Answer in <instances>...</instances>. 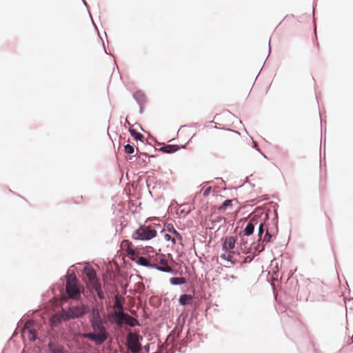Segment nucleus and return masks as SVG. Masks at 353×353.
Returning <instances> with one entry per match:
<instances>
[{"label": "nucleus", "instance_id": "f03ea898", "mask_svg": "<svg viewBox=\"0 0 353 353\" xmlns=\"http://www.w3.org/2000/svg\"><path fill=\"white\" fill-rule=\"evenodd\" d=\"M65 290L70 299L77 300L80 298L81 290L76 275L69 274L66 276Z\"/></svg>", "mask_w": 353, "mask_h": 353}, {"label": "nucleus", "instance_id": "2eb2a0df", "mask_svg": "<svg viewBox=\"0 0 353 353\" xmlns=\"http://www.w3.org/2000/svg\"><path fill=\"white\" fill-rule=\"evenodd\" d=\"M234 254V252L233 251H228L221 254L220 258L230 262L231 265H234L236 263V261L233 259Z\"/></svg>", "mask_w": 353, "mask_h": 353}, {"label": "nucleus", "instance_id": "7c9ffc66", "mask_svg": "<svg viewBox=\"0 0 353 353\" xmlns=\"http://www.w3.org/2000/svg\"><path fill=\"white\" fill-rule=\"evenodd\" d=\"M165 239L166 240L169 241V240H170L171 236H170V235H169V234H165Z\"/></svg>", "mask_w": 353, "mask_h": 353}, {"label": "nucleus", "instance_id": "f8f14e48", "mask_svg": "<svg viewBox=\"0 0 353 353\" xmlns=\"http://www.w3.org/2000/svg\"><path fill=\"white\" fill-rule=\"evenodd\" d=\"M236 239L234 236H226L222 245V249L225 252L231 251L235 247Z\"/></svg>", "mask_w": 353, "mask_h": 353}, {"label": "nucleus", "instance_id": "dca6fc26", "mask_svg": "<svg viewBox=\"0 0 353 353\" xmlns=\"http://www.w3.org/2000/svg\"><path fill=\"white\" fill-rule=\"evenodd\" d=\"M119 316L125 317V323L130 326L139 325V321L136 319L127 314H119Z\"/></svg>", "mask_w": 353, "mask_h": 353}, {"label": "nucleus", "instance_id": "6ab92c4d", "mask_svg": "<svg viewBox=\"0 0 353 353\" xmlns=\"http://www.w3.org/2000/svg\"><path fill=\"white\" fill-rule=\"evenodd\" d=\"M192 296L190 294H183L179 298V303L181 305H185L190 304L192 301Z\"/></svg>", "mask_w": 353, "mask_h": 353}, {"label": "nucleus", "instance_id": "473e14b6", "mask_svg": "<svg viewBox=\"0 0 353 353\" xmlns=\"http://www.w3.org/2000/svg\"><path fill=\"white\" fill-rule=\"evenodd\" d=\"M172 241L174 243H175V240H174V239H172Z\"/></svg>", "mask_w": 353, "mask_h": 353}, {"label": "nucleus", "instance_id": "c756f323", "mask_svg": "<svg viewBox=\"0 0 353 353\" xmlns=\"http://www.w3.org/2000/svg\"><path fill=\"white\" fill-rule=\"evenodd\" d=\"M263 230H264V223H261L259 225V235H261V234L263 232Z\"/></svg>", "mask_w": 353, "mask_h": 353}, {"label": "nucleus", "instance_id": "aec40b11", "mask_svg": "<svg viewBox=\"0 0 353 353\" xmlns=\"http://www.w3.org/2000/svg\"><path fill=\"white\" fill-rule=\"evenodd\" d=\"M129 132L131 134V136L137 141H143L144 137L142 134L137 132L134 129L130 128Z\"/></svg>", "mask_w": 353, "mask_h": 353}, {"label": "nucleus", "instance_id": "20e7f679", "mask_svg": "<svg viewBox=\"0 0 353 353\" xmlns=\"http://www.w3.org/2000/svg\"><path fill=\"white\" fill-rule=\"evenodd\" d=\"M89 310V307L83 304L72 306L64 312L63 318L65 320L81 318L85 315Z\"/></svg>", "mask_w": 353, "mask_h": 353}, {"label": "nucleus", "instance_id": "9d476101", "mask_svg": "<svg viewBox=\"0 0 353 353\" xmlns=\"http://www.w3.org/2000/svg\"><path fill=\"white\" fill-rule=\"evenodd\" d=\"M271 211L267 212L263 209H256L250 216V221H268Z\"/></svg>", "mask_w": 353, "mask_h": 353}, {"label": "nucleus", "instance_id": "7ed1b4c3", "mask_svg": "<svg viewBox=\"0 0 353 353\" xmlns=\"http://www.w3.org/2000/svg\"><path fill=\"white\" fill-rule=\"evenodd\" d=\"M169 256L161 253H155L154 256L151 257L152 266L162 272H170L172 268L168 265L167 258Z\"/></svg>", "mask_w": 353, "mask_h": 353}, {"label": "nucleus", "instance_id": "423d86ee", "mask_svg": "<svg viewBox=\"0 0 353 353\" xmlns=\"http://www.w3.org/2000/svg\"><path fill=\"white\" fill-rule=\"evenodd\" d=\"M143 337L137 333L130 332L127 334L128 347L132 353H139L141 350L140 341Z\"/></svg>", "mask_w": 353, "mask_h": 353}, {"label": "nucleus", "instance_id": "412c9836", "mask_svg": "<svg viewBox=\"0 0 353 353\" xmlns=\"http://www.w3.org/2000/svg\"><path fill=\"white\" fill-rule=\"evenodd\" d=\"M93 290H94V291L97 292V296L98 297L101 299V300H103L105 298V296H104V294L101 290V283H98L92 287H91Z\"/></svg>", "mask_w": 353, "mask_h": 353}, {"label": "nucleus", "instance_id": "c85d7f7f", "mask_svg": "<svg viewBox=\"0 0 353 353\" xmlns=\"http://www.w3.org/2000/svg\"><path fill=\"white\" fill-rule=\"evenodd\" d=\"M211 191V187L207 188L205 190H203V195L204 196H207L209 195Z\"/></svg>", "mask_w": 353, "mask_h": 353}, {"label": "nucleus", "instance_id": "bb28decb", "mask_svg": "<svg viewBox=\"0 0 353 353\" xmlns=\"http://www.w3.org/2000/svg\"><path fill=\"white\" fill-rule=\"evenodd\" d=\"M114 306L116 307H117L119 310H123L122 304L119 301V300L117 296H116V301H115V305Z\"/></svg>", "mask_w": 353, "mask_h": 353}, {"label": "nucleus", "instance_id": "4468645a", "mask_svg": "<svg viewBox=\"0 0 353 353\" xmlns=\"http://www.w3.org/2000/svg\"><path fill=\"white\" fill-rule=\"evenodd\" d=\"M137 264L143 265V266H152L151 257L148 259L143 256H139L137 255L136 257H133V260Z\"/></svg>", "mask_w": 353, "mask_h": 353}, {"label": "nucleus", "instance_id": "ddd939ff", "mask_svg": "<svg viewBox=\"0 0 353 353\" xmlns=\"http://www.w3.org/2000/svg\"><path fill=\"white\" fill-rule=\"evenodd\" d=\"M103 307L101 306V310H103ZM101 316L100 314V309L97 305L94 306L92 308L91 314L89 316L90 322H92L94 321L101 320Z\"/></svg>", "mask_w": 353, "mask_h": 353}, {"label": "nucleus", "instance_id": "0eeeda50", "mask_svg": "<svg viewBox=\"0 0 353 353\" xmlns=\"http://www.w3.org/2000/svg\"><path fill=\"white\" fill-rule=\"evenodd\" d=\"M221 139L224 143L228 145L236 144L241 139L240 133L234 130L224 132L221 134Z\"/></svg>", "mask_w": 353, "mask_h": 353}, {"label": "nucleus", "instance_id": "a211bd4d", "mask_svg": "<svg viewBox=\"0 0 353 353\" xmlns=\"http://www.w3.org/2000/svg\"><path fill=\"white\" fill-rule=\"evenodd\" d=\"M23 334H26L30 341H34L37 339L36 331L32 329H28L26 327L23 331Z\"/></svg>", "mask_w": 353, "mask_h": 353}, {"label": "nucleus", "instance_id": "2f4dec72", "mask_svg": "<svg viewBox=\"0 0 353 353\" xmlns=\"http://www.w3.org/2000/svg\"><path fill=\"white\" fill-rule=\"evenodd\" d=\"M146 221H152V218L150 217V218H148V219Z\"/></svg>", "mask_w": 353, "mask_h": 353}, {"label": "nucleus", "instance_id": "b1692460", "mask_svg": "<svg viewBox=\"0 0 353 353\" xmlns=\"http://www.w3.org/2000/svg\"><path fill=\"white\" fill-rule=\"evenodd\" d=\"M254 226L252 224V223L249 222V223L247 225L246 228L243 230L244 234L248 235V236L252 234L254 232Z\"/></svg>", "mask_w": 353, "mask_h": 353}, {"label": "nucleus", "instance_id": "393cba45", "mask_svg": "<svg viewBox=\"0 0 353 353\" xmlns=\"http://www.w3.org/2000/svg\"><path fill=\"white\" fill-rule=\"evenodd\" d=\"M124 151L125 153L127 154H132L134 151V147L130 144H127L126 145H125L124 147Z\"/></svg>", "mask_w": 353, "mask_h": 353}, {"label": "nucleus", "instance_id": "f3484780", "mask_svg": "<svg viewBox=\"0 0 353 353\" xmlns=\"http://www.w3.org/2000/svg\"><path fill=\"white\" fill-rule=\"evenodd\" d=\"M179 146L177 145H166L161 147L159 150L165 153H173L179 150Z\"/></svg>", "mask_w": 353, "mask_h": 353}, {"label": "nucleus", "instance_id": "6e6552de", "mask_svg": "<svg viewBox=\"0 0 353 353\" xmlns=\"http://www.w3.org/2000/svg\"><path fill=\"white\" fill-rule=\"evenodd\" d=\"M83 273L86 276L85 282L90 287H92V286L99 283V281L97 277L96 272L91 265H86L83 268Z\"/></svg>", "mask_w": 353, "mask_h": 353}, {"label": "nucleus", "instance_id": "a878e982", "mask_svg": "<svg viewBox=\"0 0 353 353\" xmlns=\"http://www.w3.org/2000/svg\"><path fill=\"white\" fill-rule=\"evenodd\" d=\"M168 230L170 231H171V230L172 229L173 230V233L174 234V235L176 237L181 238V236H180L179 233L174 228V227H173V225L172 224H168Z\"/></svg>", "mask_w": 353, "mask_h": 353}, {"label": "nucleus", "instance_id": "9b49d317", "mask_svg": "<svg viewBox=\"0 0 353 353\" xmlns=\"http://www.w3.org/2000/svg\"><path fill=\"white\" fill-rule=\"evenodd\" d=\"M121 246L123 249L126 251L128 255L132 260H133V257H136L138 255L136 249L134 248L132 243L129 241H123L122 242Z\"/></svg>", "mask_w": 353, "mask_h": 353}, {"label": "nucleus", "instance_id": "4be33fe9", "mask_svg": "<svg viewBox=\"0 0 353 353\" xmlns=\"http://www.w3.org/2000/svg\"><path fill=\"white\" fill-rule=\"evenodd\" d=\"M170 281L172 285H181L186 282L183 277H172Z\"/></svg>", "mask_w": 353, "mask_h": 353}, {"label": "nucleus", "instance_id": "cd10ccee", "mask_svg": "<svg viewBox=\"0 0 353 353\" xmlns=\"http://www.w3.org/2000/svg\"><path fill=\"white\" fill-rule=\"evenodd\" d=\"M270 239H271V235L270 234L268 230H267L263 241L268 243L270 241Z\"/></svg>", "mask_w": 353, "mask_h": 353}, {"label": "nucleus", "instance_id": "f257e3e1", "mask_svg": "<svg viewBox=\"0 0 353 353\" xmlns=\"http://www.w3.org/2000/svg\"><path fill=\"white\" fill-rule=\"evenodd\" d=\"M90 323L93 332L83 333L82 337L94 342L97 345H102L109 336V334L104 325L103 320L94 321Z\"/></svg>", "mask_w": 353, "mask_h": 353}, {"label": "nucleus", "instance_id": "1a4fd4ad", "mask_svg": "<svg viewBox=\"0 0 353 353\" xmlns=\"http://www.w3.org/2000/svg\"><path fill=\"white\" fill-rule=\"evenodd\" d=\"M238 201L236 199H227L218 208V212L219 214L227 213L232 214L235 211V208L237 206Z\"/></svg>", "mask_w": 353, "mask_h": 353}, {"label": "nucleus", "instance_id": "39448f33", "mask_svg": "<svg viewBox=\"0 0 353 353\" xmlns=\"http://www.w3.org/2000/svg\"><path fill=\"white\" fill-rule=\"evenodd\" d=\"M157 235V231L152 229L150 226H141L132 234L134 239L137 240H150Z\"/></svg>", "mask_w": 353, "mask_h": 353}, {"label": "nucleus", "instance_id": "5701e85b", "mask_svg": "<svg viewBox=\"0 0 353 353\" xmlns=\"http://www.w3.org/2000/svg\"><path fill=\"white\" fill-rule=\"evenodd\" d=\"M119 314H125V313L122 311L115 312V313H114V315L117 318L116 323L119 325H121L123 322L125 321V317H122V316H119Z\"/></svg>", "mask_w": 353, "mask_h": 353}]
</instances>
